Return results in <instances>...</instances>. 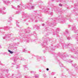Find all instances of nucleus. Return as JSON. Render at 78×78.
<instances>
[{"label": "nucleus", "instance_id": "f257e3e1", "mask_svg": "<svg viewBox=\"0 0 78 78\" xmlns=\"http://www.w3.org/2000/svg\"><path fill=\"white\" fill-rule=\"evenodd\" d=\"M8 51H9V53H11V54H12V53H13V52H12L9 50H8Z\"/></svg>", "mask_w": 78, "mask_h": 78}, {"label": "nucleus", "instance_id": "f03ea898", "mask_svg": "<svg viewBox=\"0 0 78 78\" xmlns=\"http://www.w3.org/2000/svg\"><path fill=\"white\" fill-rule=\"evenodd\" d=\"M59 6H62V4H60L59 5Z\"/></svg>", "mask_w": 78, "mask_h": 78}, {"label": "nucleus", "instance_id": "7ed1b4c3", "mask_svg": "<svg viewBox=\"0 0 78 78\" xmlns=\"http://www.w3.org/2000/svg\"><path fill=\"white\" fill-rule=\"evenodd\" d=\"M32 9H34V6H32L31 7Z\"/></svg>", "mask_w": 78, "mask_h": 78}, {"label": "nucleus", "instance_id": "20e7f679", "mask_svg": "<svg viewBox=\"0 0 78 78\" xmlns=\"http://www.w3.org/2000/svg\"><path fill=\"white\" fill-rule=\"evenodd\" d=\"M68 40H70V37H68Z\"/></svg>", "mask_w": 78, "mask_h": 78}, {"label": "nucleus", "instance_id": "39448f33", "mask_svg": "<svg viewBox=\"0 0 78 78\" xmlns=\"http://www.w3.org/2000/svg\"><path fill=\"white\" fill-rule=\"evenodd\" d=\"M48 70H49V69H48V68L47 69V70L48 71Z\"/></svg>", "mask_w": 78, "mask_h": 78}, {"label": "nucleus", "instance_id": "423d86ee", "mask_svg": "<svg viewBox=\"0 0 78 78\" xmlns=\"http://www.w3.org/2000/svg\"><path fill=\"white\" fill-rule=\"evenodd\" d=\"M43 25H44V24H43Z\"/></svg>", "mask_w": 78, "mask_h": 78}, {"label": "nucleus", "instance_id": "0eeeda50", "mask_svg": "<svg viewBox=\"0 0 78 78\" xmlns=\"http://www.w3.org/2000/svg\"><path fill=\"white\" fill-rule=\"evenodd\" d=\"M1 47V46H0V47Z\"/></svg>", "mask_w": 78, "mask_h": 78}]
</instances>
